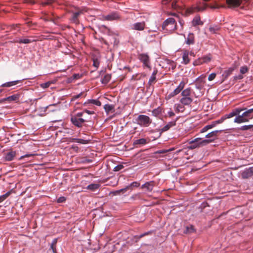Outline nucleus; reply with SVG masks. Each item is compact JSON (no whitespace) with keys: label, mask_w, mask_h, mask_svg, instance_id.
<instances>
[{"label":"nucleus","mask_w":253,"mask_h":253,"mask_svg":"<svg viewBox=\"0 0 253 253\" xmlns=\"http://www.w3.org/2000/svg\"><path fill=\"white\" fill-rule=\"evenodd\" d=\"M162 29L168 33H171L177 29L176 20L170 17L164 21L162 25Z\"/></svg>","instance_id":"f257e3e1"},{"label":"nucleus","mask_w":253,"mask_h":253,"mask_svg":"<svg viewBox=\"0 0 253 253\" xmlns=\"http://www.w3.org/2000/svg\"><path fill=\"white\" fill-rule=\"evenodd\" d=\"M209 141V140H204V139L201 137H197L189 142L190 145L187 148L189 149L193 150L197 148L202 147L207 145Z\"/></svg>","instance_id":"f03ea898"},{"label":"nucleus","mask_w":253,"mask_h":253,"mask_svg":"<svg viewBox=\"0 0 253 253\" xmlns=\"http://www.w3.org/2000/svg\"><path fill=\"white\" fill-rule=\"evenodd\" d=\"M137 124L141 126H148L151 123V120L150 118L144 115H139L136 119Z\"/></svg>","instance_id":"7ed1b4c3"},{"label":"nucleus","mask_w":253,"mask_h":253,"mask_svg":"<svg viewBox=\"0 0 253 253\" xmlns=\"http://www.w3.org/2000/svg\"><path fill=\"white\" fill-rule=\"evenodd\" d=\"M138 59L143 63V67L151 68L150 59L148 55L146 53H141L138 55Z\"/></svg>","instance_id":"20e7f679"},{"label":"nucleus","mask_w":253,"mask_h":253,"mask_svg":"<svg viewBox=\"0 0 253 253\" xmlns=\"http://www.w3.org/2000/svg\"><path fill=\"white\" fill-rule=\"evenodd\" d=\"M102 18L103 20L107 21L120 20L121 16L118 12L113 11L106 15L103 16Z\"/></svg>","instance_id":"39448f33"},{"label":"nucleus","mask_w":253,"mask_h":253,"mask_svg":"<svg viewBox=\"0 0 253 253\" xmlns=\"http://www.w3.org/2000/svg\"><path fill=\"white\" fill-rule=\"evenodd\" d=\"M189 56L194 57V52L192 51H189L187 50H184L182 53V61L181 62V63L185 65L188 64L190 61Z\"/></svg>","instance_id":"423d86ee"},{"label":"nucleus","mask_w":253,"mask_h":253,"mask_svg":"<svg viewBox=\"0 0 253 253\" xmlns=\"http://www.w3.org/2000/svg\"><path fill=\"white\" fill-rule=\"evenodd\" d=\"M247 1V0H226V3L230 8L236 7L244 5Z\"/></svg>","instance_id":"0eeeda50"},{"label":"nucleus","mask_w":253,"mask_h":253,"mask_svg":"<svg viewBox=\"0 0 253 253\" xmlns=\"http://www.w3.org/2000/svg\"><path fill=\"white\" fill-rule=\"evenodd\" d=\"M221 131L222 130H214V131H212L209 133L205 136L206 138H207L208 139H204V140L210 141L208 142V144H209V143L213 142L215 139H216V138L217 137L218 133Z\"/></svg>","instance_id":"6e6552de"},{"label":"nucleus","mask_w":253,"mask_h":253,"mask_svg":"<svg viewBox=\"0 0 253 253\" xmlns=\"http://www.w3.org/2000/svg\"><path fill=\"white\" fill-rule=\"evenodd\" d=\"M209 5L206 3H203V5L197 6L196 7H189L187 9V12L190 14H192L195 11H204Z\"/></svg>","instance_id":"1a4fd4ad"},{"label":"nucleus","mask_w":253,"mask_h":253,"mask_svg":"<svg viewBox=\"0 0 253 253\" xmlns=\"http://www.w3.org/2000/svg\"><path fill=\"white\" fill-rule=\"evenodd\" d=\"M72 123L78 127H81L85 120L83 118H78L76 116H72L71 118Z\"/></svg>","instance_id":"9d476101"},{"label":"nucleus","mask_w":253,"mask_h":253,"mask_svg":"<svg viewBox=\"0 0 253 253\" xmlns=\"http://www.w3.org/2000/svg\"><path fill=\"white\" fill-rule=\"evenodd\" d=\"M130 26L131 30L142 31L145 27V23L143 21L140 22H136L131 24Z\"/></svg>","instance_id":"9b49d317"},{"label":"nucleus","mask_w":253,"mask_h":253,"mask_svg":"<svg viewBox=\"0 0 253 253\" xmlns=\"http://www.w3.org/2000/svg\"><path fill=\"white\" fill-rule=\"evenodd\" d=\"M177 119L168 123L165 126H164L161 129V132L167 131L168 130H169L170 128H171L172 127L176 125V122L177 121Z\"/></svg>","instance_id":"f8f14e48"},{"label":"nucleus","mask_w":253,"mask_h":253,"mask_svg":"<svg viewBox=\"0 0 253 253\" xmlns=\"http://www.w3.org/2000/svg\"><path fill=\"white\" fill-rule=\"evenodd\" d=\"M16 154V151H10L4 154V160L6 161H12Z\"/></svg>","instance_id":"ddd939ff"},{"label":"nucleus","mask_w":253,"mask_h":253,"mask_svg":"<svg viewBox=\"0 0 253 253\" xmlns=\"http://www.w3.org/2000/svg\"><path fill=\"white\" fill-rule=\"evenodd\" d=\"M154 186V182L151 181L145 183L141 186L142 188L145 189L148 192H151Z\"/></svg>","instance_id":"4468645a"},{"label":"nucleus","mask_w":253,"mask_h":253,"mask_svg":"<svg viewBox=\"0 0 253 253\" xmlns=\"http://www.w3.org/2000/svg\"><path fill=\"white\" fill-rule=\"evenodd\" d=\"M150 141V139L149 138H140L138 139H136L133 141V145L134 146L140 145H144L147 143H148Z\"/></svg>","instance_id":"2eb2a0df"},{"label":"nucleus","mask_w":253,"mask_h":253,"mask_svg":"<svg viewBox=\"0 0 253 253\" xmlns=\"http://www.w3.org/2000/svg\"><path fill=\"white\" fill-rule=\"evenodd\" d=\"M253 175V167L245 169L242 173V176L244 178H247Z\"/></svg>","instance_id":"dca6fc26"},{"label":"nucleus","mask_w":253,"mask_h":253,"mask_svg":"<svg viewBox=\"0 0 253 253\" xmlns=\"http://www.w3.org/2000/svg\"><path fill=\"white\" fill-rule=\"evenodd\" d=\"M180 102L182 105L189 106L193 101L192 97H181L180 99Z\"/></svg>","instance_id":"f3484780"},{"label":"nucleus","mask_w":253,"mask_h":253,"mask_svg":"<svg viewBox=\"0 0 253 253\" xmlns=\"http://www.w3.org/2000/svg\"><path fill=\"white\" fill-rule=\"evenodd\" d=\"M22 80H16L5 83L1 84L2 87H10L15 86L21 82Z\"/></svg>","instance_id":"a211bd4d"},{"label":"nucleus","mask_w":253,"mask_h":253,"mask_svg":"<svg viewBox=\"0 0 253 253\" xmlns=\"http://www.w3.org/2000/svg\"><path fill=\"white\" fill-rule=\"evenodd\" d=\"M249 121V119H247L246 117H244L242 115H238V116H236V118L234 119V122L235 123H238V124H241L242 123H245Z\"/></svg>","instance_id":"6ab92c4d"},{"label":"nucleus","mask_w":253,"mask_h":253,"mask_svg":"<svg viewBox=\"0 0 253 253\" xmlns=\"http://www.w3.org/2000/svg\"><path fill=\"white\" fill-rule=\"evenodd\" d=\"M192 24L193 26H196L203 25V22L201 21L200 16L197 15L193 18Z\"/></svg>","instance_id":"aec40b11"},{"label":"nucleus","mask_w":253,"mask_h":253,"mask_svg":"<svg viewBox=\"0 0 253 253\" xmlns=\"http://www.w3.org/2000/svg\"><path fill=\"white\" fill-rule=\"evenodd\" d=\"M185 42L188 45L193 44L194 43V35L193 33H189L188 35Z\"/></svg>","instance_id":"412c9836"},{"label":"nucleus","mask_w":253,"mask_h":253,"mask_svg":"<svg viewBox=\"0 0 253 253\" xmlns=\"http://www.w3.org/2000/svg\"><path fill=\"white\" fill-rule=\"evenodd\" d=\"M101 27L105 29V32L108 36H114L118 35L117 33L112 31L110 28H108L105 25H101Z\"/></svg>","instance_id":"4be33fe9"},{"label":"nucleus","mask_w":253,"mask_h":253,"mask_svg":"<svg viewBox=\"0 0 253 253\" xmlns=\"http://www.w3.org/2000/svg\"><path fill=\"white\" fill-rule=\"evenodd\" d=\"M34 40L32 39H26V38H21V39H18L15 40V42L19 43H29L32 42H33Z\"/></svg>","instance_id":"5701e85b"},{"label":"nucleus","mask_w":253,"mask_h":253,"mask_svg":"<svg viewBox=\"0 0 253 253\" xmlns=\"http://www.w3.org/2000/svg\"><path fill=\"white\" fill-rule=\"evenodd\" d=\"M191 89L190 87L186 88L181 92L182 97H191Z\"/></svg>","instance_id":"b1692460"},{"label":"nucleus","mask_w":253,"mask_h":253,"mask_svg":"<svg viewBox=\"0 0 253 253\" xmlns=\"http://www.w3.org/2000/svg\"><path fill=\"white\" fill-rule=\"evenodd\" d=\"M104 109L106 113L108 114L110 112H114V105L110 104H105L104 106Z\"/></svg>","instance_id":"393cba45"},{"label":"nucleus","mask_w":253,"mask_h":253,"mask_svg":"<svg viewBox=\"0 0 253 253\" xmlns=\"http://www.w3.org/2000/svg\"><path fill=\"white\" fill-rule=\"evenodd\" d=\"M87 103H91L98 106L101 105V102L98 99H88L87 102L84 103V105H86Z\"/></svg>","instance_id":"a878e982"},{"label":"nucleus","mask_w":253,"mask_h":253,"mask_svg":"<svg viewBox=\"0 0 253 253\" xmlns=\"http://www.w3.org/2000/svg\"><path fill=\"white\" fill-rule=\"evenodd\" d=\"M215 126H216L214 124V122L213 121L210 124L206 125L203 128H202V129L201 130V133L205 132L207 131L208 130H209V129H211Z\"/></svg>","instance_id":"bb28decb"},{"label":"nucleus","mask_w":253,"mask_h":253,"mask_svg":"<svg viewBox=\"0 0 253 253\" xmlns=\"http://www.w3.org/2000/svg\"><path fill=\"white\" fill-rule=\"evenodd\" d=\"M100 187V185L98 184H90L87 187V189L92 191H95L97 190Z\"/></svg>","instance_id":"cd10ccee"},{"label":"nucleus","mask_w":253,"mask_h":253,"mask_svg":"<svg viewBox=\"0 0 253 253\" xmlns=\"http://www.w3.org/2000/svg\"><path fill=\"white\" fill-rule=\"evenodd\" d=\"M111 78V76L110 74H106L105 75L103 78L101 79V83L103 84H107L110 81Z\"/></svg>","instance_id":"c85d7f7f"},{"label":"nucleus","mask_w":253,"mask_h":253,"mask_svg":"<svg viewBox=\"0 0 253 253\" xmlns=\"http://www.w3.org/2000/svg\"><path fill=\"white\" fill-rule=\"evenodd\" d=\"M162 112V109L161 107H158L155 109H154L152 112V115L155 117L159 116Z\"/></svg>","instance_id":"c756f323"},{"label":"nucleus","mask_w":253,"mask_h":253,"mask_svg":"<svg viewBox=\"0 0 253 253\" xmlns=\"http://www.w3.org/2000/svg\"><path fill=\"white\" fill-rule=\"evenodd\" d=\"M80 14V12H76L74 13L72 15L71 21L75 23H77L78 22V18Z\"/></svg>","instance_id":"7c9ffc66"},{"label":"nucleus","mask_w":253,"mask_h":253,"mask_svg":"<svg viewBox=\"0 0 253 253\" xmlns=\"http://www.w3.org/2000/svg\"><path fill=\"white\" fill-rule=\"evenodd\" d=\"M171 15H173V16H176L178 19V22H179V23L180 24V30L181 31L183 30V25L184 24V21L182 19H181L179 18V17L177 16V15L175 13H172L171 14Z\"/></svg>","instance_id":"2f4dec72"},{"label":"nucleus","mask_w":253,"mask_h":253,"mask_svg":"<svg viewBox=\"0 0 253 253\" xmlns=\"http://www.w3.org/2000/svg\"><path fill=\"white\" fill-rule=\"evenodd\" d=\"M195 231V229L192 225L186 226V230L184 232L185 234H190L194 233Z\"/></svg>","instance_id":"473e14b6"},{"label":"nucleus","mask_w":253,"mask_h":253,"mask_svg":"<svg viewBox=\"0 0 253 253\" xmlns=\"http://www.w3.org/2000/svg\"><path fill=\"white\" fill-rule=\"evenodd\" d=\"M90 141V139H82V138H78L77 143L82 144H87L89 143Z\"/></svg>","instance_id":"72a5a7b5"},{"label":"nucleus","mask_w":253,"mask_h":253,"mask_svg":"<svg viewBox=\"0 0 253 253\" xmlns=\"http://www.w3.org/2000/svg\"><path fill=\"white\" fill-rule=\"evenodd\" d=\"M201 58L203 63L209 62L211 60V55H204Z\"/></svg>","instance_id":"f704fd0d"},{"label":"nucleus","mask_w":253,"mask_h":253,"mask_svg":"<svg viewBox=\"0 0 253 253\" xmlns=\"http://www.w3.org/2000/svg\"><path fill=\"white\" fill-rule=\"evenodd\" d=\"M18 95L17 94H14L11 96H9L6 98V100L8 101H16L18 99Z\"/></svg>","instance_id":"c9c22d12"},{"label":"nucleus","mask_w":253,"mask_h":253,"mask_svg":"<svg viewBox=\"0 0 253 253\" xmlns=\"http://www.w3.org/2000/svg\"><path fill=\"white\" fill-rule=\"evenodd\" d=\"M244 110V109L238 108H236L234 110H232V112L234 114V116H238V115H239V114L240 113V112L241 111H243Z\"/></svg>","instance_id":"e433bc0d"},{"label":"nucleus","mask_w":253,"mask_h":253,"mask_svg":"<svg viewBox=\"0 0 253 253\" xmlns=\"http://www.w3.org/2000/svg\"><path fill=\"white\" fill-rule=\"evenodd\" d=\"M253 127V125H244V126H241L239 129L241 130H249V129L252 128Z\"/></svg>","instance_id":"4c0bfd02"},{"label":"nucleus","mask_w":253,"mask_h":253,"mask_svg":"<svg viewBox=\"0 0 253 253\" xmlns=\"http://www.w3.org/2000/svg\"><path fill=\"white\" fill-rule=\"evenodd\" d=\"M203 64L201 58H199L198 59L194 60L193 61V64L194 66L200 65Z\"/></svg>","instance_id":"58836bf2"},{"label":"nucleus","mask_w":253,"mask_h":253,"mask_svg":"<svg viewBox=\"0 0 253 253\" xmlns=\"http://www.w3.org/2000/svg\"><path fill=\"white\" fill-rule=\"evenodd\" d=\"M180 92H181V91H180V90L178 89L177 88V87H176L172 92H171L169 94V96L170 97H173V96L176 95L177 94H179Z\"/></svg>","instance_id":"ea45409f"},{"label":"nucleus","mask_w":253,"mask_h":253,"mask_svg":"<svg viewBox=\"0 0 253 253\" xmlns=\"http://www.w3.org/2000/svg\"><path fill=\"white\" fill-rule=\"evenodd\" d=\"M180 92H181V91H180V90L178 89L177 88V87H176L172 92H171L169 94V96L170 97H173V96L176 95L177 94H179Z\"/></svg>","instance_id":"a19ab883"},{"label":"nucleus","mask_w":253,"mask_h":253,"mask_svg":"<svg viewBox=\"0 0 253 253\" xmlns=\"http://www.w3.org/2000/svg\"><path fill=\"white\" fill-rule=\"evenodd\" d=\"M248 68L246 66H242L240 68V72L242 74H244L248 71Z\"/></svg>","instance_id":"79ce46f5"},{"label":"nucleus","mask_w":253,"mask_h":253,"mask_svg":"<svg viewBox=\"0 0 253 253\" xmlns=\"http://www.w3.org/2000/svg\"><path fill=\"white\" fill-rule=\"evenodd\" d=\"M175 106L176 107V109L178 112H183L184 110V107H183L182 104H175Z\"/></svg>","instance_id":"37998d69"},{"label":"nucleus","mask_w":253,"mask_h":253,"mask_svg":"<svg viewBox=\"0 0 253 253\" xmlns=\"http://www.w3.org/2000/svg\"><path fill=\"white\" fill-rule=\"evenodd\" d=\"M218 27L217 26L215 27H210L209 28V30L211 33H216V32L218 30Z\"/></svg>","instance_id":"c03bdc74"},{"label":"nucleus","mask_w":253,"mask_h":253,"mask_svg":"<svg viewBox=\"0 0 253 253\" xmlns=\"http://www.w3.org/2000/svg\"><path fill=\"white\" fill-rule=\"evenodd\" d=\"M124 168V166L122 165H118L114 167L113 170L114 171H118L121 170Z\"/></svg>","instance_id":"a18cd8bd"},{"label":"nucleus","mask_w":253,"mask_h":253,"mask_svg":"<svg viewBox=\"0 0 253 253\" xmlns=\"http://www.w3.org/2000/svg\"><path fill=\"white\" fill-rule=\"evenodd\" d=\"M185 85V83L184 81H181L177 87L180 91H181L184 87Z\"/></svg>","instance_id":"49530a36"},{"label":"nucleus","mask_w":253,"mask_h":253,"mask_svg":"<svg viewBox=\"0 0 253 253\" xmlns=\"http://www.w3.org/2000/svg\"><path fill=\"white\" fill-rule=\"evenodd\" d=\"M244 117H246L247 118V119H249V121L250 120V119H252L253 118V116H251V114L250 113H245V112H244L242 114Z\"/></svg>","instance_id":"de8ad7c7"},{"label":"nucleus","mask_w":253,"mask_h":253,"mask_svg":"<svg viewBox=\"0 0 253 253\" xmlns=\"http://www.w3.org/2000/svg\"><path fill=\"white\" fill-rule=\"evenodd\" d=\"M133 188L131 187L130 184L126 186L125 188L120 189V191H124V192L126 191L127 190H132Z\"/></svg>","instance_id":"09e8293b"},{"label":"nucleus","mask_w":253,"mask_h":253,"mask_svg":"<svg viewBox=\"0 0 253 253\" xmlns=\"http://www.w3.org/2000/svg\"><path fill=\"white\" fill-rule=\"evenodd\" d=\"M156 77L151 75V76L150 77V78L149 80L148 84L150 85L152 83H153L156 81Z\"/></svg>","instance_id":"8fccbe9b"},{"label":"nucleus","mask_w":253,"mask_h":253,"mask_svg":"<svg viewBox=\"0 0 253 253\" xmlns=\"http://www.w3.org/2000/svg\"><path fill=\"white\" fill-rule=\"evenodd\" d=\"M50 84H51V83L49 82H48L46 83L42 84L41 86L43 88H45L48 87L49 86V85H50Z\"/></svg>","instance_id":"3c124183"},{"label":"nucleus","mask_w":253,"mask_h":253,"mask_svg":"<svg viewBox=\"0 0 253 253\" xmlns=\"http://www.w3.org/2000/svg\"><path fill=\"white\" fill-rule=\"evenodd\" d=\"M215 77H216V74L212 73L209 76L208 80L210 81H212L213 80H214L215 79Z\"/></svg>","instance_id":"603ef678"},{"label":"nucleus","mask_w":253,"mask_h":253,"mask_svg":"<svg viewBox=\"0 0 253 253\" xmlns=\"http://www.w3.org/2000/svg\"><path fill=\"white\" fill-rule=\"evenodd\" d=\"M99 61L97 59H93V65L96 68H97L99 66Z\"/></svg>","instance_id":"864d4df0"},{"label":"nucleus","mask_w":253,"mask_h":253,"mask_svg":"<svg viewBox=\"0 0 253 253\" xmlns=\"http://www.w3.org/2000/svg\"><path fill=\"white\" fill-rule=\"evenodd\" d=\"M130 185L132 188L138 187L140 185V183L137 181H134L131 183Z\"/></svg>","instance_id":"5fc2aeb1"},{"label":"nucleus","mask_w":253,"mask_h":253,"mask_svg":"<svg viewBox=\"0 0 253 253\" xmlns=\"http://www.w3.org/2000/svg\"><path fill=\"white\" fill-rule=\"evenodd\" d=\"M33 155H34L32 154H26V155H23V156H21L19 158V160H22L23 159H24L25 158H29V157L33 156Z\"/></svg>","instance_id":"6e6d98bb"},{"label":"nucleus","mask_w":253,"mask_h":253,"mask_svg":"<svg viewBox=\"0 0 253 253\" xmlns=\"http://www.w3.org/2000/svg\"><path fill=\"white\" fill-rule=\"evenodd\" d=\"M65 200H66L65 197H60L59 198H58L57 201L59 203H63L64 202H65Z\"/></svg>","instance_id":"4d7b16f0"},{"label":"nucleus","mask_w":253,"mask_h":253,"mask_svg":"<svg viewBox=\"0 0 253 253\" xmlns=\"http://www.w3.org/2000/svg\"><path fill=\"white\" fill-rule=\"evenodd\" d=\"M53 2L52 0H45L42 2L43 5H50Z\"/></svg>","instance_id":"13d9d810"},{"label":"nucleus","mask_w":253,"mask_h":253,"mask_svg":"<svg viewBox=\"0 0 253 253\" xmlns=\"http://www.w3.org/2000/svg\"><path fill=\"white\" fill-rule=\"evenodd\" d=\"M175 115L174 113L172 111L171 109H170L169 110L168 112V116L169 117H172Z\"/></svg>","instance_id":"bf43d9fd"},{"label":"nucleus","mask_w":253,"mask_h":253,"mask_svg":"<svg viewBox=\"0 0 253 253\" xmlns=\"http://www.w3.org/2000/svg\"><path fill=\"white\" fill-rule=\"evenodd\" d=\"M206 78V76L204 75H202L200 77H199L198 78H197L196 81L197 82L198 81H201L203 82V80H204Z\"/></svg>","instance_id":"052dcab7"},{"label":"nucleus","mask_w":253,"mask_h":253,"mask_svg":"<svg viewBox=\"0 0 253 253\" xmlns=\"http://www.w3.org/2000/svg\"><path fill=\"white\" fill-rule=\"evenodd\" d=\"M49 250H52L53 253H56V246L51 245Z\"/></svg>","instance_id":"680f3d73"},{"label":"nucleus","mask_w":253,"mask_h":253,"mask_svg":"<svg viewBox=\"0 0 253 253\" xmlns=\"http://www.w3.org/2000/svg\"><path fill=\"white\" fill-rule=\"evenodd\" d=\"M171 6L173 8V9H177L178 7H179L177 4H176V2L175 1H173L172 2V3H171Z\"/></svg>","instance_id":"e2e57ef3"},{"label":"nucleus","mask_w":253,"mask_h":253,"mask_svg":"<svg viewBox=\"0 0 253 253\" xmlns=\"http://www.w3.org/2000/svg\"><path fill=\"white\" fill-rule=\"evenodd\" d=\"M82 92H81L80 93L78 94V95H74V96L73 97V98H72V99L71 101H74V100H75V99H77V98H78L82 96Z\"/></svg>","instance_id":"0e129e2a"},{"label":"nucleus","mask_w":253,"mask_h":253,"mask_svg":"<svg viewBox=\"0 0 253 253\" xmlns=\"http://www.w3.org/2000/svg\"><path fill=\"white\" fill-rule=\"evenodd\" d=\"M71 149L76 152H77L79 150V147L75 145L72 146Z\"/></svg>","instance_id":"69168bd1"},{"label":"nucleus","mask_w":253,"mask_h":253,"mask_svg":"<svg viewBox=\"0 0 253 253\" xmlns=\"http://www.w3.org/2000/svg\"><path fill=\"white\" fill-rule=\"evenodd\" d=\"M81 77V75L80 74H74L73 75V78L74 79H78Z\"/></svg>","instance_id":"338daca9"},{"label":"nucleus","mask_w":253,"mask_h":253,"mask_svg":"<svg viewBox=\"0 0 253 253\" xmlns=\"http://www.w3.org/2000/svg\"><path fill=\"white\" fill-rule=\"evenodd\" d=\"M226 119H229L232 117H233L234 116V114L232 113V112H230L229 114L225 115Z\"/></svg>","instance_id":"774afa93"}]
</instances>
